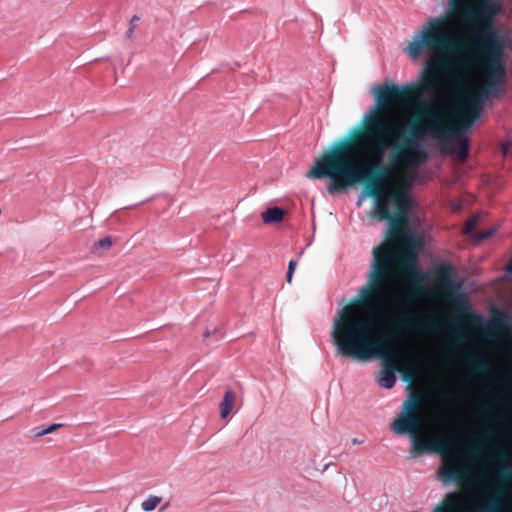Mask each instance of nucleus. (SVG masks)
<instances>
[{
    "label": "nucleus",
    "instance_id": "1",
    "mask_svg": "<svg viewBox=\"0 0 512 512\" xmlns=\"http://www.w3.org/2000/svg\"><path fill=\"white\" fill-rule=\"evenodd\" d=\"M416 84L383 85L375 88V103L362 118L363 131L352 143L345 142L339 149L326 152L306 176L312 179L328 178L330 195L343 193L357 183L372 179L375 171L389 170L384 163L388 149L391 164H420L428 159L423 142V126L411 118L403 120V128L392 125L383 113L393 101L415 88Z\"/></svg>",
    "mask_w": 512,
    "mask_h": 512
},
{
    "label": "nucleus",
    "instance_id": "2",
    "mask_svg": "<svg viewBox=\"0 0 512 512\" xmlns=\"http://www.w3.org/2000/svg\"><path fill=\"white\" fill-rule=\"evenodd\" d=\"M352 302L337 311L333 321L331 337L337 356L358 362L372 358L382 361L378 384L391 389L396 384V370L399 359V337L397 335H379V326L371 316L352 314Z\"/></svg>",
    "mask_w": 512,
    "mask_h": 512
},
{
    "label": "nucleus",
    "instance_id": "3",
    "mask_svg": "<svg viewBox=\"0 0 512 512\" xmlns=\"http://www.w3.org/2000/svg\"><path fill=\"white\" fill-rule=\"evenodd\" d=\"M422 238L414 232L405 235L403 246L395 248L380 244L372 250V262L367 274V282L352 299V305H358L368 312L374 311L378 296L387 289L388 282L394 275L397 262L403 265L405 275L415 287L430 280L429 274L419 265L418 252L422 248Z\"/></svg>",
    "mask_w": 512,
    "mask_h": 512
},
{
    "label": "nucleus",
    "instance_id": "4",
    "mask_svg": "<svg viewBox=\"0 0 512 512\" xmlns=\"http://www.w3.org/2000/svg\"><path fill=\"white\" fill-rule=\"evenodd\" d=\"M441 70L448 73L449 78L462 92L458 118L464 120V124L454 128L444 126L441 119L442 114L437 110L427 118L431 126L423 127V131L425 137L429 136L442 142L441 151L443 153L455 155L459 160L466 161L470 155V139L467 132L480 119L485 100L489 97H500L506 90V84L486 80L483 88L476 95H472L464 87L458 74L450 72L446 66H442Z\"/></svg>",
    "mask_w": 512,
    "mask_h": 512
},
{
    "label": "nucleus",
    "instance_id": "5",
    "mask_svg": "<svg viewBox=\"0 0 512 512\" xmlns=\"http://www.w3.org/2000/svg\"><path fill=\"white\" fill-rule=\"evenodd\" d=\"M439 275V285L443 287L445 296L449 299L452 308L457 313L465 318L478 323L483 333L490 338L491 341H496L500 338V331L502 329H512V318L507 312H499L497 316L489 320L477 313L469 303L468 295L460 292L464 280L461 277L451 279L454 273V267L448 262H442L437 267Z\"/></svg>",
    "mask_w": 512,
    "mask_h": 512
},
{
    "label": "nucleus",
    "instance_id": "6",
    "mask_svg": "<svg viewBox=\"0 0 512 512\" xmlns=\"http://www.w3.org/2000/svg\"><path fill=\"white\" fill-rule=\"evenodd\" d=\"M392 428L398 435L407 434L411 441L410 458H418L424 454L444 456L455 449L454 439L446 434L421 439L420 401L410 398L403 404V411L396 417Z\"/></svg>",
    "mask_w": 512,
    "mask_h": 512
},
{
    "label": "nucleus",
    "instance_id": "7",
    "mask_svg": "<svg viewBox=\"0 0 512 512\" xmlns=\"http://www.w3.org/2000/svg\"><path fill=\"white\" fill-rule=\"evenodd\" d=\"M484 41L480 43H471L472 50L483 56L485 59L484 69L486 71V80L506 84V68L503 64V58L507 48L508 41H498L496 34L487 33Z\"/></svg>",
    "mask_w": 512,
    "mask_h": 512
},
{
    "label": "nucleus",
    "instance_id": "8",
    "mask_svg": "<svg viewBox=\"0 0 512 512\" xmlns=\"http://www.w3.org/2000/svg\"><path fill=\"white\" fill-rule=\"evenodd\" d=\"M503 5L501 0H481L479 8H473L466 5L464 9L465 19L473 24L480 25L477 34L471 43H480L484 41L487 33L496 34V40L508 41L505 33H501L495 26V18L502 11Z\"/></svg>",
    "mask_w": 512,
    "mask_h": 512
},
{
    "label": "nucleus",
    "instance_id": "9",
    "mask_svg": "<svg viewBox=\"0 0 512 512\" xmlns=\"http://www.w3.org/2000/svg\"><path fill=\"white\" fill-rule=\"evenodd\" d=\"M418 300L419 298L415 293H411L407 297L400 296L397 298L395 308L391 313L392 318H401V326L410 333H419L438 326L437 321H432L427 316L420 315L416 317L410 314L418 304Z\"/></svg>",
    "mask_w": 512,
    "mask_h": 512
},
{
    "label": "nucleus",
    "instance_id": "10",
    "mask_svg": "<svg viewBox=\"0 0 512 512\" xmlns=\"http://www.w3.org/2000/svg\"><path fill=\"white\" fill-rule=\"evenodd\" d=\"M454 44V37L440 30H421L408 45L407 51L412 59H417L425 47L444 49Z\"/></svg>",
    "mask_w": 512,
    "mask_h": 512
},
{
    "label": "nucleus",
    "instance_id": "11",
    "mask_svg": "<svg viewBox=\"0 0 512 512\" xmlns=\"http://www.w3.org/2000/svg\"><path fill=\"white\" fill-rule=\"evenodd\" d=\"M494 472L487 473L482 472L479 475L476 476L475 480L478 482H484L488 481L492 484L494 490L493 493L488 495L485 498H482L477 502V505L474 509H472L469 512H503L504 505H505V495L503 493H500L498 489L501 487H497L493 484L491 481V474Z\"/></svg>",
    "mask_w": 512,
    "mask_h": 512
},
{
    "label": "nucleus",
    "instance_id": "12",
    "mask_svg": "<svg viewBox=\"0 0 512 512\" xmlns=\"http://www.w3.org/2000/svg\"><path fill=\"white\" fill-rule=\"evenodd\" d=\"M377 174L376 177L372 176L371 183H368L360 192L364 199L372 197L374 199V210L377 212L384 201L387 199V189L385 187V182L391 174V167L389 166V170L384 171H375Z\"/></svg>",
    "mask_w": 512,
    "mask_h": 512
},
{
    "label": "nucleus",
    "instance_id": "13",
    "mask_svg": "<svg viewBox=\"0 0 512 512\" xmlns=\"http://www.w3.org/2000/svg\"><path fill=\"white\" fill-rule=\"evenodd\" d=\"M394 202L397 206V211L399 214H403L407 218L413 209L417 207L416 200L408 193L401 192L395 195Z\"/></svg>",
    "mask_w": 512,
    "mask_h": 512
},
{
    "label": "nucleus",
    "instance_id": "14",
    "mask_svg": "<svg viewBox=\"0 0 512 512\" xmlns=\"http://www.w3.org/2000/svg\"><path fill=\"white\" fill-rule=\"evenodd\" d=\"M376 213L379 215V219L381 221L387 220L392 226L396 224H404L408 221V218L406 216H404L403 214H399V211L395 212L394 214L390 213L387 199L384 201V203L381 205V207Z\"/></svg>",
    "mask_w": 512,
    "mask_h": 512
},
{
    "label": "nucleus",
    "instance_id": "15",
    "mask_svg": "<svg viewBox=\"0 0 512 512\" xmlns=\"http://www.w3.org/2000/svg\"><path fill=\"white\" fill-rule=\"evenodd\" d=\"M438 473L444 484L459 480L461 477V471L452 463H445L440 467Z\"/></svg>",
    "mask_w": 512,
    "mask_h": 512
},
{
    "label": "nucleus",
    "instance_id": "16",
    "mask_svg": "<svg viewBox=\"0 0 512 512\" xmlns=\"http://www.w3.org/2000/svg\"><path fill=\"white\" fill-rule=\"evenodd\" d=\"M236 400V393L232 389L226 390L223 399L219 404L220 417L226 419L232 411Z\"/></svg>",
    "mask_w": 512,
    "mask_h": 512
},
{
    "label": "nucleus",
    "instance_id": "17",
    "mask_svg": "<svg viewBox=\"0 0 512 512\" xmlns=\"http://www.w3.org/2000/svg\"><path fill=\"white\" fill-rule=\"evenodd\" d=\"M286 211L278 206L270 207L262 213V221L265 224H275L283 220Z\"/></svg>",
    "mask_w": 512,
    "mask_h": 512
},
{
    "label": "nucleus",
    "instance_id": "18",
    "mask_svg": "<svg viewBox=\"0 0 512 512\" xmlns=\"http://www.w3.org/2000/svg\"><path fill=\"white\" fill-rule=\"evenodd\" d=\"M449 18V12L444 15L430 18L428 25L424 26L422 30H440L441 27L446 25Z\"/></svg>",
    "mask_w": 512,
    "mask_h": 512
},
{
    "label": "nucleus",
    "instance_id": "19",
    "mask_svg": "<svg viewBox=\"0 0 512 512\" xmlns=\"http://www.w3.org/2000/svg\"><path fill=\"white\" fill-rule=\"evenodd\" d=\"M112 246V238L110 236L103 237L93 244L92 251L94 253H100L107 251Z\"/></svg>",
    "mask_w": 512,
    "mask_h": 512
},
{
    "label": "nucleus",
    "instance_id": "20",
    "mask_svg": "<svg viewBox=\"0 0 512 512\" xmlns=\"http://www.w3.org/2000/svg\"><path fill=\"white\" fill-rule=\"evenodd\" d=\"M445 500L448 502L447 505H444L443 507H451L452 511L454 512V509L459 507L461 505V495L459 492H449L445 496Z\"/></svg>",
    "mask_w": 512,
    "mask_h": 512
},
{
    "label": "nucleus",
    "instance_id": "21",
    "mask_svg": "<svg viewBox=\"0 0 512 512\" xmlns=\"http://www.w3.org/2000/svg\"><path fill=\"white\" fill-rule=\"evenodd\" d=\"M160 502H161L160 497L150 496L149 498L145 499L142 502L141 507L144 511L150 512V511L154 510Z\"/></svg>",
    "mask_w": 512,
    "mask_h": 512
},
{
    "label": "nucleus",
    "instance_id": "22",
    "mask_svg": "<svg viewBox=\"0 0 512 512\" xmlns=\"http://www.w3.org/2000/svg\"><path fill=\"white\" fill-rule=\"evenodd\" d=\"M140 17L137 15H133L129 21L128 29L125 33V37L127 40L132 41L134 38V31L136 28L137 23L139 22Z\"/></svg>",
    "mask_w": 512,
    "mask_h": 512
},
{
    "label": "nucleus",
    "instance_id": "23",
    "mask_svg": "<svg viewBox=\"0 0 512 512\" xmlns=\"http://www.w3.org/2000/svg\"><path fill=\"white\" fill-rule=\"evenodd\" d=\"M419 371V367L417 366H409L407 369L401 373L402 379L406 382L412 381L416 374Z\"/></svg>",
    "mask_w": 512,
    "mask_h": 512
},
{
    "label": "nucleus",
    "instance_id": "24",
    "mask_svg": "<svg viewBox=\"0 0 512 512\" xmlns=\"http://www.w3.org/2000/svg\"><path fill=\"white\" fill-rule=\"evenodd\" d=\"M296 266H297V260L289 261L288 267H287V272H286V281L289 284L292 282V277H293L294 271L296 269Z\"/></svg>",
    "mask_w": 512,
    "mask_h": 512
},
{
    "label": "nucleus",
    "instance_id": "25",
    "mask_svg": "<svg viewBox=\"0 0 512 512\" xmlns=\"http://www.w3.org/2000/svg\"><path fill=\"white\" fill-rule=\"evenodd\" d=\"M495 233H496V229L491 228V229H488L486 231L478 233L477 235L474 236V238H475L476 241L480 242V241H483V240H486V239L490 238Z\"/></svg>",
    "mask_w": 512,
    "mask_h": 512
},
{
    "label": "nucleus",
    "instance_id": "26",
    "mask_svg": "<svg viewBox=\"0 0 512 512\" xmlns=\"http://www.w3.org/2000/svg\"><path fill=\"white\" fill-rule=\"evenodd\" d=\"M477 223V218H472L468 220V222L465 224L464 232L466 235L474 236V231Z\"/></svg>",
    "mask_w": 512,
    "mask_h": 512
},
{
    "label": "nucleus",
    "instance_id": "27",
    "mask_svg": "<svg viewBox=\"0 0 512 512\" xmlns=\"http://www.w3.org/2000/svg\"><path fill=\"white\" fill-rule=\"evenodd\" d=\"M450 328L452 331L454 332H460L464 329V324L463 322L458 319V318H454L450 321Z\"/></svg>",
    "mask_w": 512,
    "mask_h": 512
},
{
    "label": "nucleus",
    "instance_id": "28",
    "mask_svg": "<svg viewBox=\"0 0 512 512\" xmlns=\"http://www.w3.org/2000/svg\"><path fill=\"white\" fill-rule=\"evenodd\" d=\"M468 446L471 450H475L481 447V441L474 437L468 438Z\"/></svg>",
    "mask_w": 512,
    "mask_h": 512
},
{
    "label": "nucleus",
    "instance_id": "29",
    "mask_svg": "<svg viewBox=\"0 0 512 512\" xmlns=\"http://www.w3.org/2000/svg\"><path fill=\"white\" fill-rule=\"evenodd\" d=\"M424 89H425V92L428 94V95H433L436 91V86L435 84L432 82V81H427L425 82L424 84Z\"/></svg>",
    "mask_w": 512,
    "mask_h": 512
},
{
    "label": "nucleus",
    "instance_id": "30",
    "mask_svg": "<svg viewBox=\"0 0 512 512\" xmlns=\"http://www.w3.org/2000/svg\"><path fill=\"white\" fill-rule=\"evenodd\" d=\"M433 106H434V101L432 98H428L421 102V108L423 110L430 111L433 108Z\"/></svg>",
    "mask_w": 512,
    "mask_h": 512
},
{
    "label": "nucleus",
    "instance_id": "31",
    "mask_svg": "<svg viewBox=\"0 0 512 512\" xmlns=\"http://www.w3.org/2000/svg\"><path fill=\"white\" fill-rule=\"evenodd\" d=\"M437 67H427L425 72L430 80H435L437 78Z\"/></svg>",
    "mask_w": 512,
    "mask_h": 512
},
{
    "label": "nucleus",
    "instance_id": "32",
    "mask_svg": "<svg viewBox=\"0 0 512 512\" xmlns=\"http://www.w3.org/2000/svg\"><path fill=\"white\" fill-rule=\"evenodd\" d=\"M45 429H46V427H45V426H38V427H35V428L33 429L34 436H35V437H42V436L47 435V434H46Z\"/></svg>",
    "mask_w": 512,
    "mask_h": 512
},
{
    "label": "nucleus",
    "instance_id": "33",
    "mask_svg": "<svg viewBox=\"0 0 512 512\" xmlns=\"http://www.w3.org/2000/svg\"><path fill=\"white\" fill-rule=\"evenodd\" d=\"M475 378H476V372L473 371L466 375L463 382L465 385H469Z\"/></svg>",
    "mask_w": 512,
    "mask_h": 512
},
{
    "label": "nucleus",
    "instance_id": "34",
    "mask_svg": "<svg viewBox=\"0 0 512 512\" xmlns=\"http://www.w3.org/2000/svg\"><path fill=\"white\" fill-rule=\"evenodd\" d=\"M62 426H63V424H51L48 427H46V429H45L46 434H50Z\"/></svg>",
    "mask_w": 512,
    "mask_h": 512
},
{
    "label": "nucleus",
    "instance_id": "35",
    "mask_svg": "<svg viewBox=\"0 0 512 512\" xmlns=\"http://www.w3.org/2000/svg\"><path fill=\"white\" fill-rule=\"evenodd\" d=\"M501 152L504 156H507L510 153V144L505 143L501 146Z\"/></svg>",
    "mask_w": 512,
    "mask_h": 512
},
{
    "label": "nucleus",
    "instance_id": "36",
    "mask_svg": "<svg viewBox=\"0 0 512 512\" xmlns=\"http://www.w3.org/2000/svg\"><path fill=\"white\" fill-rule=\"evenodd\" d=\"M217 331H218V330H217L216 328H214L213 330H209V329H207V330L204 332L203 336H204L205 338H209L211 335H213V334L217 333Z\"/></svg>",
    "mask_w": 512,
    "mask_h": 512
},
{
    "label": "nucleus",
    "instance_id": "37",
    "mask_svg": "<svg viewBox=\"0 0 512 512\" xmlns=\"http://www.w3.org/2000/svg\"><path fill=\"white\" fill-rule=\"evenodd\" d=\"M506 272L509 274V275H512V258L509 260V263L507 264L506 266Z\"/></svg>",
    "mask_w": 512,
    "mask_h": 512
},
{
    "label": "nucleus",
    "instance_id": "38",
    "mask_svg": "<svg viewBox=\"0 0 512 512\" xmlns=\"http://www.w3.org/2000/svg\"><path fill=\"white\" fill-rule=\"evenodd\" d=\"M454 58H455V61H456L457 63H461L462 61H464V60H465L464 56H463V55H461V54H457V55H455V57H454Z\"/></svg>",
    "mask_w": 512,
    "mask_h": 512
},
{
    "label": "nucleus",
    "instance_id": "39",
    "mask_svg": "<svg viewBox=\"0 0 512 512\" xmlns=\"http://www.w3.org/2000/svg\"><path fill=\"white\" fill-rule=\"evenodd\" d=\"M366 199H364L361 195H358V198H357V202H356V205L358 207H360L363 203V201H365Z\"/></svg>",
    "mask_w": 512,
    "mask_h": 512
},
{
    "label": "nucleus",
    "instance_id": "40",
    "mask_svg": "<svg viewBox=\"0 0 512 512\" xmlns=\"http://www.w3.org/2000/svg\"><path fill=\"white\" fill-rule=\"evenodd\" d=\"M351 443L353 445H358V444L363 443V440H358L357 438H354V439H352Z\"/></svg>",
    "mask_w": 512,
    "mask_h": 512
},
{
    "label": "nucleus",
    "instance_id": "41",
    "mask_svg": "<svg viewBox=\"0 0 512 512\" xmlns=\"http://www.w3.org/2000/svg\"><path fill=\"white\" fill-rule=\"evenodd\" d=\"M460 0H449L452 6L457 5Z\"/></svg>",
    "mask_w": 512,
    "mask_h": 512
}]
</instances>
